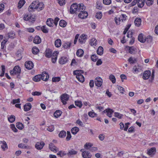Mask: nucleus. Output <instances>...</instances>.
Instances as JSON below:
<instances>
[{"instance_id":"nucleus-7","label":"nucleus","mask_w":158,"mask_h":158,"mask_svg":"<svg viewBox=\"0 0 158 158\" xmlns=\"http://www.w3.org/2000/svg\"><path fill=\"white\" fill-rule=\"evenodd\" d=\"M25 66L26 68L28 70L32 69L34 66L33 63L31 61H27L25 63Z\"/></svg>"},{"instance_id":"nucleus-58","label":"nucleus","mask_w":158,"mask_h":158,"mask_svg":"<svg viewBox=\"0 0 158 158\" xmlns=\"http://www.w3.org/2000/svg\"><path fill=\"white\" fill-rule=\"evenodd\" d=\"M91 144L89 143H87L84 145V147L87 149H89L92 146Z\"/></svg>"},{"instance_id":"nucleus-1","label":"nucleus","mask_w":158,"mask_h":158,"mask_svg":"<svg viewBox=\"0 0 158 158\" xmlns=\"http://www.w3.org/2000/svg\"><path fill=\"white\" fill-rule=\"evenodd\" d=\"M44 5L43 2H39L38 1H35L32 2L28 8L29 11L33 10L34 9H39L40 10H42L44 8Z\"/></svg>"},{"instance_id":"nucleus-62","label":"nucleus","mask_w":158,"mask_h":158,"mask_svg":"<svg viewBox=\"0 0 158 158\" xmlns=\"http://www.w3.org/2000/svg\"><path fill=\"white\" fill-rule=\"evenodd\" d=\"M54 129V127L53 126L51 125L50 126L48 127V128H47V130L50 131V132H52Z\"/></svg>"},{"instance_id":"nucleus-31","label":"nucleus","mask_w":158,"mask_h":158,"mask_svg":"<svg viewBox=\"0 0 158 158\" xmlns=\"http://www.w3.org/2000/svg\"><path fill=\"white\" fill-rule=\"evenodd\" d=\"M76 78L79 81L81 82H83L85 81V78L84 76L82 74L77 75Z\"/></svg>"},{"instance_id":"nucleus-36","label":"nucleus","mask_w":158,"mask_h":158,"mask_svg":"<svg viewBox=\"0 0 158 158\" xmlns=\"http://www.w3.org/2000/svg\"><path fill=\"white\" fill-rule=\"evenodd\" d=\"M59 25L62 27H65L67 25V22L64 20H61L59 22Z\"/></svg>"},{"instance_id":"nucleus-55","label":"nucleus","mask_w":158,"mask_h":158,"mask_svg":"<svg viewBox=\"0 0 158 158\" xmlns=\"http://www.w3.org/2000/svg\"><path fill=\"white\" fill-rule=\"evenodd\" d=\"M71 137L72 136L70 132L69 131H67V135L66 138V140L68 141H69L71 138Z\"/></svg>"},{"instance_id":"nucleus-38","label":"nucleus","mask_w":158,"mask_h":158,"mask_svg":"<svg viewBox=\"0 0 158 158\" xmlns=\"http://www.w3.org/2000/svg\"><path fill=\"white\" fill-rule=\"evenodd\" d=\"M77 153V152L72 149L69 151L67 153V155L68 156H70L73 155H76Z\"/></svg>"},{"instance_id":"nucleus-21","label":"nucleus","mask_w":158,"mask_h":158,"mask_svg":"<svg viewBox=\"0 0 158 158\" xmlns=\"http://www.w3.org/2000/svg\"><path fill=\"white\" fill-rule=\"evenodd\" d=\"M128 49L129 52L132 54H135L136 52V49L133 46L129 47Z\"/></svg>"},{"instance_id":"nucleus-64","label":"nucleus","mask_w":158,"mask_h":158,"mask_svg":"<svg viewBox=\"0 0 158 158\" xmlns=\"http://www.w3.org/2000/svg\"><path fill=\"white\" fill-rule=\"evenodd\" d=\"M15 35V33L13 32H10L8 34V36L10 38H13Z\"/></svg>"},{"instance_id":"nucleus-43","label":"nucleus","mask_w":158,"mask_h":158,"mask_svg":"<svg viewBox=\"0 0 158 158\" xmlns=\"http://www.w3.org/2000/svg\"><path fill=\"white\" fill-rule=\"evenodd\" d=\"M152 38L151 36H148L145 39V42H147L148 43H150L152 42Z\"/></svg>"},{"instance_id":"nucleus-15","label":"nucleus","mask_w":158,"mask_h":158,"mask_svg":"<svg viewBox=\"0 0 158 158\" xmlns=\"http://www.w3.org/2000/svg\"><path fill=\"white\" fill-rule=\"evenodd\" d=\"M151 73L149 70H147L145 71L143 76V78L144 80H147L149 78V77L151 76Z\"/></svg>"},{"instance_id":"nucleus-17","label":"nucleus","mask_w":158,"mask_h":158,"mask_svg":"<svg viewBox=\"0 0 158 158\" xmlns=\"http://www.w3.org/2000/svg\"><path fill=\"white\" fill-rule=\"evenodd\" d=\"M31 107V104L30 103H27L24 106V110L25 111H27L30 110Z\"/></svg>"},{"instance_id":"nucleus-10","label":"nucleus","mask_w":158,"mask_h":158,"mask_svg":"<svg viewBox=\"0 0 158 158\" xmlns=\"http://www.w3.org/2000/svg\"><path fill=\"white\" fill-rule=\"evenodd\" d=\"M45 144L44 142L41 141L40 142H37L35 144V146L38 150H41L43 148Z\"/></svg>"},{"instance_id":"nucleus-51","label":"nucleus","mask_w":158,"mask_h":158,"mask_svg":"<svg viewBox=\"0 0 158 158\" xmlns=\"http://www.w3.org/2000/svg\"><path fill=\"white\" fill-rule=\"evenodd\" d=\"M88 114L89 116L92 118L96 116L97 115V114L94 112H89Z\"/></svg>"},{"instance_id":"nucleus-53","label":"nucleus","mask_w":158,"mask_h":158,"mask_svg":"<svg viewBox=\"0 0 158 158\" xmlns=\"http://www.w3.org/2000/svg\"><path fill=\"white\" fill-rule=\"evenodd\" d=\"M41 30L44 33H47L48 32V30L46 28L45 25L43 26L42 27H41Z\"/></svg>"},{"instance_id":"nucleus-3","label":"nucleus","mask_w":158,"mask_h":158,"mask_svg":"<svg viewBox=\"0 0 158 158\" xmlns=\"http://www.w3.org/2000/svg\"><path fill=\"white\" fill-rule=\"evenodd\" d=\"M23 19L25 21L29 20L32 23H33L35 20L36 18H35V16H33L31 14H26L24 16Z\"/></svg>"},{"instance_id":"nucleus-26","label":"nucleus","mask_w":158,"mask_h":158,"mask_svg":"<svg viewBox=\"0 0 158 158\" xmlns=\"http://www.w3.org/2000/svg\"><path fill=\"white\" fill-rule=\"evenodd\" d=\"M62 112L59 110H56L54 113L53 115L56 118H58L61 114Z\"/></svg>"},{"instance_id":"nucleus-47","label":"nucleus","mask_w":158,"mask_h":158,"mask_svg":"<svg viewBox=\"0 0 158 158\" xmlns=\"http://www.w3.org/2000/svg\"><path fill=\"white\" fill-rule=\"evenodd\" d=\"M16 127L19 129L22 130L23 128V125L22 123L18 122L16 124Z\"/></svg>"},{"instance_id":"nucleus-19","label":"nucleus","mask_w":158,"mask_h":158,"mask_svg":"<svg viewBox=\"0 0 158 158\" xmlns=\"http://www.w3.org/2000/svg\"><path fill=\"white\" fill-rule=\"evenodd\" d=\"M53 22L54 20L52 19L49 18L46 21V24L50 27H53Z\"/></svg>"},{"instance_id":"nucleus-50","label":"nucleus","mask_w":158,"mask_h":158,"mask_svg":"<svg viewBox=\"0 0 158 158\" xmlns=\"http://www.w3.org/2000/svg\"><path fill=\"white\" fill-rule=\"evenodd\" d=\"M75 104L76 106L79 107V108H81L82 106V103L81 101H75Z\"/></svg>"},{"instance_id":"nucleus-30","label":"nucleus","mask_w":158,"mask_h":158,"mask_svg":"<svg viewBox=\"0 0 158 158\" xmlns=\"http://www.w3.org/2000/svg\"><path fill=\"white\" fill-rule=\"evenodd\" d=\"M103 52V48L102 46H99L97 50V54L99 55H102Z\"/></svg>"},{"instance_id":"nucleus-56","label":"nucleus","mask_w":158,"mask_h":158,"mask_svg":"<svg viewBox=\"0 0 158 158\" xmlns=\"http://www.w3.org/2000/svg\"><path fill=\"white\" fill-rule=\"evenodd\" d=\"M15 54H16V56L19 58L17 59V60H20L22 58V57H21V54L20 53V52L19 51H17L16 53Z\"/></svg>"},{"instance_id":"nucleus-16","label":"nucleus","mask_w":158,"mask_h":158,"mask_svg":"<svg viewBox=\"0 0 158 158\" xmlns=\"http://www.w3.org/2000/svg\"><path fill=\"white\" fill-rule=\"evenodd\" d=\"M141 70V67L138 65H135L132 69V72L134 73H137L138 72H140Z\"/></svg>"},{"instance_id":"nucleus-8","label":"nucleus","mask_w":158,"mask_h":158,"mask_svg":"<svg viewBox=\"0 0 158 158\" xmlns=\"http://www.w3.org/2000/svg\"><path fill=\"white\" fill-rule=\"evenodd\" d=\"M95 85L98 87H100L102 85V80L100 77H97L95 80Z\"/></svg>"},{"instance_id":"nucleus-35","label":"nucleus","mask_w":158,"mask_h":158,"mask_svg":"<svg viewBox=\"0 0 158 158\" xmlns=\"http://www.w3.org/2000/svg\"><path fill=\"white\" fill-rule=\"evenodd\" d=\"M25 1L24 0H20L18 4V7L19 8H21L24 4Z\"/></svg>"},{"instance_id":"nucleus-5","label":"nucleus","mask_w":158,"mask_h":158,"mask_svg":"<svg viewBox=\"0 0 158 158\" xmlns=\"http://www.w3.org/2000/svg\"><path fill=\"white\" fill-rule=\"evenodd\" d=\"M78 4L76 3H73L71 6L70 9V13L71 14L76 13V11H78Z\"/></svg>"},{"instance_id":"nucleus-6","label":"nucleus","mask_w":158,"mask_h":158,"mask_svg":"<svg viewBox=\"0 0 158 158\" xmlns=\"http://www.w3.org/2000/svg\"><path fill=\"white\" fill-rule=\"evenodd\" d=\"M60 99L63 104L65 105L67 103L66 101L69 99V95L66 94H63L61 95Z\"/></svg>"},{"instance_id":"nucleus-11","label":"nucleus","mask_w":158,"mask_h":158,"mask_svg":"<svg viewBox=\"0 0 158 158\" xmlns=\"http://www.w3.org/2000/svg\"><path fill=\"white\" fill-rule=\"evenodd\" d=\"M58 53L59 52L58 51H55L52 55L51 60L53 63H55L56 62L57 57V55Z\"/></svg>"},{"instance_id":"nucleus-48","label":"nucleus","mask_w":158,"mask_h":158,"mask_svg":"<svg viewBox=\"0 0 158 158\" xmlns=\"http://www.w3.org/2000/svg\"><path fill=\"white\" fill-rule=\"evenodd\" d=\"M145 2L147 6H150L153 4V0H145Z\"/></svg>"},{"instance_id":"nucleus-57","label":"nucleus","mask_w":158,"mask_h":158,"mask_svg":"<svg viewBox=\"0 0 158 158\" xmlns=\"http://www.w3.org/2000/svg\"><path fill=\"white\" fill-rule=\"evenodd\" d=\"M3 145L1 146V148L3 150H5V148H7V146L6 142L4 141L3 142Z\"/></svg>"},{"instance_id":"nucleus-2","label":"nucleus","mask_w":158,"mask_h":158,"mask_svg":"<svg viewBox=\"0 0 158 158\" xmlns=\"http://www.w3.org/2000/svg\"><path fill=\"white\" fill-rule=\"evenodd\" d=\"M49 75L46 72H44L42 74H39L35 76L33 78V80L35 82H38L41 79L43 81H46L49 78Z\"/></svg>"},{"instance_id":"nucleus-27","label":"nucleus","mask_w":158,"mask_h":158,"mask_svg":"<svg viewBox=\"0 0 158 158\" xmlns=\"http://www.w3.org/2000/svg\"><path fill=\"white\" fill-rule=\"evenodd\" d=\"M137 5L139 8H141L144 4L145 0H138Z\"/></svg>"},{"instance_id":"nucleus-61","label":"nucleus","mask_w":158,"mask_h":158,"mask_svg":"<svg viewBox=\"0 0 158 158\" xmlns=\"http://www.w3.org/2000/svg\"><path fill=\"white\" fill-rule=\"evenodd\" d=\"M7 40H3L1 43V49H3L6 43L7 42Z\"/></svg>"},{"instance_id":"nucleus-59","label":"nucleus","mask_w":158,"mask_h":158,"mask_svg":"<svg viewBox=\"0 0 158 158\" xmlns=\"http://www.w3.org/2000/svg\"><path fill=\"white\" fill-rule=\"evenodd\" d=\"M60 78L59 77H53L52 79V81L53 82H58L60 81Z\"/></svg>"},{"instance_id":"nucleus-42","label":"nucleus","mask_w":158,"mask_h":158,"mask_svg":"<svg viewBox=\"0 0 158 158\" xmlns=\"http://www.w3.org/2000/svg\"><path fill=\"white\" fill-rule=\"evenodd\" d=\"M67 155V153H65V151H60L57 154V155L59 156L60 157H62L63 156Z\"/></svg>"},{"instance_id":"nucleus-39","label":"nucleus","mask_w":158,"mask_h":158,"mask_svg":"<svg viewBox=\"0 0 158 158\" xmlns=\"http://www.w3.org/2000/svg\"><path fill=\"white\" fill-rule=\"evenodd\" d=\"M78 12H81V11H82L83 10H85V7L84 6L83 4H78Z\"/></svg>"},{"instance_id":"nucleus-23","label":"nucleus","mask_w":158,"mask_h":158,"mask_svg":"<svg viewBox=\"0 0 158 158\" xmlns=\"http://www.w3.org/2000/svg\"><path fill=\"white\" fill-rule=\"evenodd\" d=\"M141 19L140 18H136L134 21V23L136 26L139 27L141 24Z\"/></svg>"},{"instance_id":"nucleus-18","label":"nucleus","mask_w":158,"mask_h":158,"mask_svg":"<svg viewBox=\"0 0 158 158\" xmlns=\"http://www.w3.org/2000/svg\"><path fill=\"white\" fill-rule=\"evenodd\" d=\"M33 42L34 43L38 44L41 42V40L39 36L36 35L35 37Z\"/></svg>"},{"instance_id":"nucleus-54","label":"nucleus","mask_w":158,"mask_h":158,"mask_svg":"<svg viewBox=\"0 0 158 158\" xmlns=\"http://www.w3.org/2000/svg\"><path fill=\"white\" fill-rule=\"evenodd\" d=\"M114 116L119 118L121 119L123 116L122 114H120L118 112H115L114 113Z\"/></svg>"},{"instance_id":"nucleus-22","label":"nucleus","mask_w":158,"mask_h":158,"mask_svg":"<svg viewBox=\"0 0 158 158\" xmlns=\"http://www.w3.org/2000/svg\"><path fill=\"white\" fill-rule=\"evenodd\" d=\"M61 45V40L60 39H56L55 42V46L57 48L60 47Z\"/></svg>"},{"instance_id":"nucleus-4","label":"nucleus","mask_w":158,"mask_h":158,"mask_svg":"<svg viewBox=\"0 0 158 158\" xmlns=\"http://www.w3.org/2000/svg\"><path fill=\"white\" fill-rule=\"evenodd\" d=\"M21 73V69L20 67L18 65L15 66L13 69L10 71V73L11 75L17 74L19 76Z\"/></svg>"},{"instance_id":"nucleus-34","label":"nucleus","mask_w":158,"mask_h":158,"mask_svg":"<svg viewBox=\"0 0 158 158\" xmlns=\"http://www.w3.org/2000/svg\"><path fill=\"white\" fill-rule=\"evenodd\" d=\"M66 135V132L64 131H62L58 135L60 138H64Z\"/></svg>"},{"instance_id":"nucleus-45","label":"nucleus","mask_w":158,"mask_h":158,"mask_svg":"<svg viewBox=\"0 0 158 158\" xmlns=\"http://www.w3.org/2000/svg\"><path fill=\"white\" fill-rule=\"evenodd\" d=\"M109 79L113 83H114L116 81V79L114 75L111 74L109 77Z\"/></svg>"},{"instance_id":"nucleus-28","label":"nucleus","mask_w":158,"mask_h":158,"mask_svg":"<svg viewBox=\"0 0 158 158\" xmlns=\"http://www.w3.org/2000/svg\"><path fill=\"white\" fill-rule=\"evenodd\" d=\"M138 39L141 43H144L145 42L144 39L143 38V35L142 33H140L138 35Z\"/></svg>"},{"instance_id":"nucleus-44","label":"nucleus","mask_w":158,"mask_h":158,"mask_svg":"<svg viewBox=\"0 0 158 158\" xmlns=\"http://www.w3.org/2000/svg\"><path fill=\"white\" fill-rule=\"evenodd\" d=\"M15 119V116L13 115H11L8 118V121L11 123H13Z\"/></svg>"},{"instance_id":"nucleus-12","label":"nucleus","mask_w":158,"mask_h":158,"mask_svg":"<svg viewBox=\"0 0 158 158\" xmlns=\"http://www.w3.org/2000/svg\"><path fill=\"white\" fill-rule=\"evenodd\" d=\"M88 15V13L86 11L84 10L81 11L78 15V17L81 19H84L87 17Z\"/></svg>"},{"instance_id":"nucleus-25","label":"nucleus","mask_w":158,"mask_h":158,"mask_svg":"<svg viewBox=\"0 0 158 158\" xmlns=\"http://www.w3.org/2000/svg\"><path fill=\"white\" fill-rule=\"evenodd\" d=\"M79 131V128L77 127H75L71 129V131L72 134L73 135H76Z\"/></svg>"},{"instance_id":"nucleus-60","label":"nucleus","mask_w":158,"mask_h":158,"mask_svg":"<svg viewBox=\"0 0 158 158\" xmlns=\"http://www.w3.org/2000/svg\"><path fill=\"white\" fill-rule=\"evenodd\" d=\"M58 3L61 6H63L66 3L65 0H58Z\"/></svg>"},{"instance_id":"nucleus-29","label":"nucleus","mask_w":158,"mask_h":158,"mask_svg":"<svg viewBox=\"0 0 158 158\" xmlns=\"http://www.w3.org/2000/svg\"><path fill=\"white\" fill-rule=\"evenodd\" d=\"M84 51L81 49H78L76 52V55L77 56L81 57L84 54Z\"/></svg>"},{"instance_id":"nucleus-32","label":"nucleus","mask_w":158,"mask_h":158,"mask_svg":"<svg viewBox=\"0 0 158 158\" xmlns=\"http://www.w3.org/2000/svg\"><path fill=\"white\" fill-rule=\"evenodd\" d=\"M18 147L20 148L27 149H30L31 148L30 147L26 146L25 144L23 143L19 144L18 145Z\"/></svg>"},{"instance_id":"nucleus-20","label":"nucleus","mask_w":158,"mask_h":158,"mask_svg":"<svg viewBox=\"0 0 158 158\" xmlns=\"http://www.w3.org/2000/svg\"><path fill=\"white\" fill-rule=\"evenodd\" d=\"M45 55L47 58H50L52 56V51L49 49H47L45 52Z\"/></svg>"},{"instance_id":"nucleus-9","label":"nucleus","mask_w":158,"mask_h":158,"mask_svg":"<svg viewBox=\"0 0 158 158\" xmlns=\"http://www.w3.org/2000/svg\"><path fill=\"white\" fill-rule=\"evenodd\" d=\"M69 61L68 58L67 57H61L59 60V63L61 64H64Z\"/></svg>"},{"instance_id":"nucleus-33","label":"nucleus","mask_w":158,"mask_h":158,"mask_svg":"<svg viewBox=\"0 0 158 158\" xmlns=\"http://www.w3.org/2000/svg\"><path fill=\"white\" fill-rule=\"evenodd\" d=\"M156 148L155 147H152L150 149L148 150L147 153L149 155H150L152 154L154 152H156Z\"/></svg>"},{"instance_id":"nucleus-46","label":"nucleus","mask_w":158,"mask_h":158,"mask_svg":"<svg viewBox=\"0 0 158 158\" xmlns=\"http://www.w3.org/2000/svg\"><path fill=\"white\" fill-rule=\"evenodd\" d=\"M119 17V19L121 20V21L123 22V20H125L126 19V18L127 17L126 15L122 14L120 15Z\"/></svg>"},{"instance_id":"nucleus-37","label":"nucleus","mask_w":158,"mask_h":158,"mask_svg":"<svg viewBox=\"0 0 158 158\" xmlns=\"http://www.w3.org/2000/svg\"><path fill=\"white\" fill-rule=\"evenodd\" d=\"M114 112V110L110 108H108V112H107V115L109 117L111 118L112 117V114Z\"/></svg>"},{"instance_id":"nucleus-52","label":"nucleus","mask_w":158,"mask_h":158,"mask_svg":"<svg viewBox=\"0 0 158 158\" xmlns=\"http://www.w3.org/2000/svg\"><path fill=\"white\" fill-rule=\"evenodd\" d=\"M95 17L98 19H100L102 17V12H98L97 13Z\"/></svg>"},{"instance_id":"nucleus-24","label":"nucleus","mask_w":158,"mask_h":158,"mask_svg":"<svg viewBox=\"0 0 158 158\" xmlns=\"http://www.w3.org/2000/svg\"><path fill=\"white\" fill-rule=\"evenodd\" d=\"M128 61L130 64H133L136 63L137 60L136 58L131 57L128 59Z\"/></svg>"},{"instance_id":"nucleus-41","label":"nucleus","mask_w":158,"mask_h":158,"mask_svg":"<svg viewBox=\"0 0 158 158\" xmlns=\"http://www.w3.org/2000/svg\"><path fill=\"white\" fill-rule=\"evenodd\" d=\"M97 40L94 38H92L90 41V44L91 46H95L97 44Z\"/></svg>"},{"instance_id":"nucleus-49","label":"nucleus","mask_w":158,"mask_h":158,"mask_svg":"<svg viewBox=\"0 0 158 158\" xmlns=\"http://www.w3.org/2000/svg\"><path fill=\"white\" fill-rule=\"evenodd\" d=\"M98 58V56L96 54L92 55L91 56V59L92 61L94 62L96 61Z\"/></svg>"},{"instance_id":"nucleus-63","label":"nucleus","mask_w":158,"mask_h":158,"mask_svg":"<svg viewBox=\"0 0 158 158\" xmlns=\"http://www.w3.org/2000/svg\"><path fill=\"white\" fill-rule=\"evenodd\" d=\"M114 20L117 25H118L120 24L121 20L119 19L118 17H115L114 19Z\"/></svg>"},{"instance_id":"nucleus-40","label":"nucleus","mask_w":158,"mask_h":158,"mask_svg":"<svg viewBox=\"0 0 158 158\" xmlns=\"http://www.w3.org/2000/svg\"><path fill=\"white\" fill-rule=\"evenodd\" d=\"M32 52L34 54L36 55L39 52V50L37 48L34 47L32 49Z\"/></svg>"},{"instance_id":"nucleus-14","label":"nucleus","mask_w":158,"mask_h":158,"mask_svg":"<svg viewBox=\"0 0 158 158\" xmlns=\"http://www.w3.org/2000/svg\"><path fill=\"white\" fill-rule=\"evenodd\" d=\"M49 149L52 151L54 152H56L58 150L57 148L52 143H50L49 144Z\"/></svg>"},{"instance_id":"nucleus-13","label":"nucleus","mask_w":158,"mask_h":158,"mask_svg":"<svg viewBox=\"0 0 158 158\" xmlns=\"http://www.w3.org/2000/svg\"><path fill=\"white\" fill-rule=\"evenodd\" d=\"M82 156L84 158H91L92 155L89 152L84 151L82 153Z\"/></svg>"}]
</instances>
